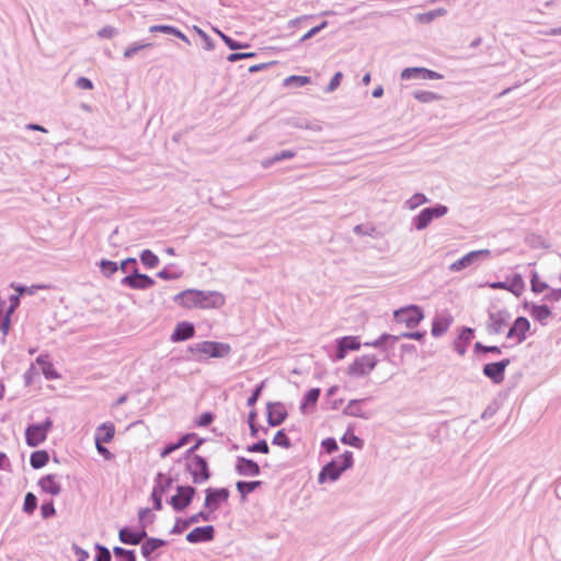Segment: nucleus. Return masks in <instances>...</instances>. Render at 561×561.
Returning a JSON list of instances; mask_svg holds the SVG:
<instances>
[{
  "label": "nucleus",
  "instance_id": "f257e3e1",
  "mask_svg": "<svg viewBox=\"0 0 561 561\" xmlns=\"http://www.w3.org/2000/svg\"><path fill=\"white\" fill-rule=\"evenodd\" d=\"M353 465V453L346 450L343 455L337 458L332 459L328 465H325L319 473V482L323 483L327 479L331 481H335L339 479L341 473Z\"/></svg>",
  "mask_w": 561,
  "mask_h": 561
},
{
  "label": "nucleus",
  "instance_id": "f03ea898",
  "mask_svg": "<svg viewBox=\"0 0 561 561\" xmlns=\"http://www.w3.org/2000/svg\"><path fill=\"white\" fill-rule=\"evenodd\" d=\"M204 442L205 439H198L196 444L187 450L186 467L195 483L204 482L209 478L207 460L201 456L193 455V451Z\"/></svg>",
  "mask_w": 561,
  "mask_h": 561
},
{
  "label": "nucleus",
  "instance_id": "7ed1b4c3",
  "mask_svg": "<svg viewBox=\"0 0 561 561\" xmlns=\"http://www.w3.org/2000/svg\"><path fill=\"white\" fill-rule=\"evenodd\" d=\"M511 319L512 316L507 309L492 307L488 312L485 329L491 335L501 334L508 327Z\"/></svg>",
  "mask_w": 561,
  "mask_h": 561
},
{
  "label": "nucleus",
  "instance_id": "20e7f679",
  "mask_svg": "<svg viewBox=\"0 0 561 561\" xmlns=\"http://www.w3.org/2000/svg\"><path fill=\"white\" fill-rule=\"evenodd\" d=\"M209 294L201 290L187 289L174 296V301L184 308H207Z\"/></svg>",
  "mask_w": 561,
  "mask_h": 561
},
{
  "label": "nucleus",
  "instance_id": "39448f33",
  "mask_svg": "<svg viewBox=\"0 0 561 561\" xmlns=\"http://www.w3.org/2000/svg\"><path fill=\"white\" fill-rule=\"evenodd\" d=\"M394 320L413 329L424 319L423 310L415 305H411L393 312Z\"/></svg>",
  "mask_w": 561,
  "mask_h": 561
},
{
  "label": "nucleus",
  "instance_id": "423d86ee",
  "mask_svg": "<svg viewBox=\"0 0 561 561\" xmlns=\"http://www.w3.org/2000/svg\"><path fill=\"white\" fill-rule=\"evenodd\" d=\"M53 427L50 419H46L41 424L28 425L25 430V440L30 447H36L47 438L48 431Z\"/></svg>",
  "mask_w": 561,
  "mask_h": 561
},
{
  "label": "nucleus",
  "instance_id": "0eeeda50",
  "mask_svg": "<svg viewBox=\"0 0 561 561\" xmlns=\"http://www.w3.org/2000/svg\"><path fill=\"white\" fill-rule=\"evenodd\" d=\"M448 213V207L445 205H436L434 207L424 208L421 213L413 218V225L416 230H424L433 219L442 218Z\"/></svg>",
  "mask_w": 561,
  "mask_h": 561
},
{
  "label": "nucleus",
  "instance_id": "6e6552de",
  "mask_svg": "<svg viewBox=\"0 0 561 561\" xmlns=\"http://www.w3.org/2000/svg\"><path fill=\"white\" fill-rule=\"evenodd\" d=\"M491 256V251L489 249L474 250L462 257L454 262L449 265L450 272H460L471 265L479 264L481 261L486 260Z\"/></svg>",
  "mask_w": 561,
  "mask_h": 561
},
{
  "label": "nucleus",
  "instance_id": "1a4fd4ad",
  "mask_svg": "<svg viewBox=\"0 0 561 561\" xmlns=\"http://www.w3.org/2000/svg\"><path fill=\"white\" fill-rule=\"evenodd\" d=\"M377 363L375 355H363L348 366L347 374L353 377L367 376L375 369Z\"/></svg>",
  "mask_w": 561,
  "mask_h": 561
},
{
  "label": "nucleus",
  "instance_id": "9d476101",
  "mask_svg": "<svg viewBox=\"0 0 561 561\" xmlns=\"http://www.w3.org/2000/svg\"><path fill=\"white\" fill-rule=\"evenodd\" d=\"M121 284L133 289H148L154 285V280L146 275L138 272V268H134L131 273L122 278Z\"/></svg>",
  "mask_w": 561,
  "mask_h": 561
},
{
  "label": "nucleus",
  "instance_id": "9b49d317",
  "mask_svg": "<svg viewBox=\"0 0 561 561\" xmlns=\"http://www.w3.org/2000/svg\"><path fill=\"white\" fill-rule=\"evenodd\" d=\"M510 364V358H504L495 363H489L483 366L482 373L493 383L500 385L504 380L505 370Z\"/></svg>",
  "mask_w": 561,
  "mask_h": 561
},
{
  "label": "nucleus",
  "instance_id": "f8f14e48",
  "mask_svg": "<svg viewBox=\"0 0 561 561\" xmlns=\"http://www.w3.org/2000/svg\"><path fill=\"white\" fill-rule=\"evenodd\" d=\"M425 336V332L415 331V332H405L402 333L400 336L391 335V334H381L377 340L373 342H365V346H373V347H382L386 343L390 342L391 344H394L399 341L400 337L410 339V340H422Z\"/></svg>",
  "mask_w": 561,
  "mask_h": 561
},
{
  "label": "nucleus",
  "instance_id": "ddd939ff",
  "mask_svg": "<svg viewBox=\"0 0 561 561\" xmlns=\"http://www.w3.org/2000/svg\"><path fill=\"white\" fill-rule=\"evenodd\" d=\"M400 78L402 80L422 79V80H439L443 76L436 71L430 70L424 67H411L401 71Z\"/></svg>",
  "mask_w": 561,
  "mask_h": 561
},
{
  "label": "nucleus",
  "instance_id": "4468645a",
  "mask_svg": "<svg viewBox=\"0 0 561 561\" xmlns=\"http://www.w3.org/2000/svg\"><path fill=\"white\" fill-rule=\"evenodd\" d=\"M530 329V323L525 317H518L508 328L506 337L510 340H516L517 344L523 343L526 340V334Z\"/></svg>",
  "mask_w": 561,
  "mask_h": 561
},
{
  "label": "nucleus",
  "instance_id": "2eb2a0df",
  "mask_svg": "<svg viewBox=\"0 0 561 561\" xmlns=\"http://www.w3.org/2000/svg\"><path fill=\"white\" fill-rule=\"evenodd\" d=\"M176 490V494L170 497V503L175 511H181L190 504L194 489L192 486H178Z\"/></svg>",
  "mask_w": 561,
  "mask_h": 561
},
{
  "label": "nucleus",
  "instance_id": "dca6fc26",
  "mask_svg": "<svg viewBox=\"0 0 561 561\" xmlns=\"http://www.w3.org/2000/svg\"><path fill=\"white\" fill-rule=\"evenodd\" d=\"M267 423L271 426L280 425L287 417V411L280 402L267 403Z\"/></svg>",
  "mask_w": 561,
  "mask_h": 561
},
{
  "label": "nucleus",
  "instance_id": "f3484780",
  "mask_svg": "<svg viewBox=\"0 0 561 561\" xmlns=\"http://www.w3.org/2000/svg\"><path fill=\"white\" fill-rule=\"evenodd\" d=\"M236 471L244 477H256L261 472L260 466L255 461L244 457L237 458Z\"/></svg>",
  "mask_w": 561,
  "mask_h": 561
},
{
  "label": "nucleus",
  "instance_id": "a211bd4d",
  "mask_svg": "<svg viewBox=\"0 0 561 561\" xmlns=\"http://www.w3.org/2000/svg\"><path fill=\"white\" fill-rule=\"evenodd\" d=\"M360 347V342L356 336H344L337 342L336 359L341 360L348 351H356Z\"/></svg>",
  "mask_w": 561,
  "mask_h": 561
},
{
  "label": "nucleus",
  "instance_id": "6ab92c4d",
  "mask_svg": "<svg viewBox=\"0 0 561 561\" xmlns=\"http://www.w3.org/2000/svg\"><path fill=\"white\" fill-rule=\"evenodd\" d=\"M38 485L50 495H58L61 492V484L57 474H47L41 478Z\"/></svg>",
  "mask_w": 561,
  "mask_h": 561
},
{
  "label": "nucleus",
  "instance_id": "aec40b11",
  "mask_svg": "<svg viewBox=\"0 0 561 561\" xmlns=\"http://www.w3.org/2000/svg\"><path fill=\"white\" fill-rule=\"evenodd\" d=\"M195 329L191 322L182 321L179 322L171 334L172 342H183L194 335Z\"/></svg>",
  "mask_w": 561,
  "mask_h": 561
},
{
  "label": "nucleus",
  "instance_id": "412c9836",
  "mask_svg": "<svg viewBox=\"0 0 561 561\" xmlns=\"http://www.w3.org/2000/svg\"><path fill=\"white\" fill-rule=\"evenodd\" d=\"M145 528H119V539L127 545H137L146 536Z\"/></svg>",
  "mask_w": 561,
  "mask_h": 561
},
{
  "label": "nucleus",
  "instance_id": "4be33fe9",
  "mask_svg": "<svg viewBox=\"0 0 561 561\" xmlns=\"http://www.w3.org/2000/svg\"><path fill=\"white\" fill-rule=\"evenodd\" d=\"M37 365H39L43 375L46 379L53 380L58 379L60 375L54 368V365L49 360V356L47 354H42L36 358Z\"/></svg>",
  "mask_w": 561,
  "mask_h": 561
},
{
  "label": "nucleus",
  "instance_id": "5701e85b",
  "mask_svg": "<svg viewBox=\"0 0 561 561\" xmlns=\"http://www.w3.org/2000/svg\"><path fill=\"white\" fill-rule=\"evenodd\" d=\"M529 313L534 320L540 324H547V320L552 316L551 309L547 305H530Z\"/></svg>",
  "mask_w": 561,
  "mask_h": 561
},
{
  "label": "nucleus",
  "instance_id": "b1692460",
  "mask_svg": "<svg viewBox=\"0 0 561 561\" xmlns=\"http://www.w3.org/2000/svg\"><path fill=\"white\" fill-rule=\"evenodd\" d=\"M115 435V426L111 422L101 424L95 432V442L110 443Z\"/></svg>",
  "mask_w": 561,
  "mask_h": 561
},
{
  "label": "nucleus",
  "instance_id": "393cba45",
  "mask_svg": "<svg viewBox=\"0 0 561 561\" xmlns=\"http://www.w3.org/2000/svg\"><path fill=\"white\" fill-rule=\"evenodd\" d=\"M451 321L453 319L449 317H436L432 323V335L438 337L444 334L451 324Z\"/></svg>",
  "mask_w": 561,
  "mask_h": 561
},
{
  "label": "nucleus",
  "instance_id": "a878e982",
  "mask_svg": "<svg viewBox=\"0 0 561 561\" xmlns=\"http://www.w3.org/2000/svg\"><path fill=\"white\" fill-rule=\"evenodd\" d=\"M447 14V10L444 8H438L428 12L419 13L415 16V20L419 23L422 24H430L432 21H434L436 18H440Z\"/></svg>",
  "mask_w": 561,
  "mask_h": 561
},
{
  "label": "nucleus",
  "instance_id": "bb28decb",
  "mask_svg": "<svg viewBox=\"0 0 561 561\" xmlns=\"http://www.w3.org/2000/svg\"><path fill=\"white\" fill-rule=\"evenodd\" d=\"M49 461V455L46 450H36L31 454L30 463L34 469H41Z\"/></svg>",
  "mask_w": 561,
  "mask_h": 561
},
{
  "label": "nucleus",
  "instance_id": "cd10ccee",
  "mask_svg": "<svg viewBox=\"0 0 561 561\" xmlns=\"http://www.w3.org/2000/svg\"><path fill=\"white\" fill-rule=\"evenodd\" d=\"M311 82V78L307 76H289L284 79L283 84L284 87L290 88V87H304L306 84H309Z\"/></svg>",
  "mask_w": 561,
  "mask_h": 561
},
{
  "label": "nucleus",
  "instance_id": "c85d7f7f",
  "mask_svg": "<svg viewBox=\"0 0 561 561\" xmlns=\"http://www.w3.org/2000/svg\"><path fill=\"white\" fill-rule=\"evenodd\" d=\"M262 484V481H239L237 489L241 496L244 499L249 493L253 492Z\"/></svg>",
  "mask_w": 561,
  "mask_h": 561
},
{
  "label": "nucleus",
  "instance_id": "c756f323",
  "mask_svg": "<svg viewBox=\"0 0 561 561\" xmlns=\"http://www.w3.org/2000/svg\"><path fill=\"white\" fill-rule=\"evenodd\" d=\"M186 539L190 542H197L199 540L210 539V528H194L193 531L187 534Z\"/></svg>",
  "mask_w": 561,
  "mask_h": 561
},
{
  "label": "nucleus",
  "instance_id": "7c9ffc66",
  "mask_svg": "<svg viewBox=\"0 0 561 561\" xmlns=\"http://www.w3.org/2000/svg\"><path fill=\"white\" fill-rule=\"evenodd\" d=\"M413 96L415 100H417L421 103H431V102L438 101L442 99V96L435 92L423 91V90L414 91Z\"/></svg>",
  "mask_w": 561,
  "mask_h": 561
},
{
  "label": "nucleus",
  "instance_id": "2f4dec72",
  "mask_svg": "<svg viewBox=\"0 0 561 561\" xmlns=\"http://www.w3.org/2000/svg\"><path fill=\"white\" fill-rule=\"evenodd\" d=\"M525 288V283L519 274H515L512 280L508 283L507 290L513 293L515 296H520Z\"/></svg>",
  "mask_w": 561,
  "mask_h": 561
},
{
  "label": "nucleus",
  "instance_id": "473e14b6",
  "mask_svg": "<svg viewBox=\"0 0 561 561\" xmlns=\"http://www.w3.org/2000/svg\"><path fill=\"white\" fill-rule=\"evenodd\" d=\"M363 402L364 400H351L348 404L345 407L344 413L351 416L366 419L367 416L362 412L359 408L360 403Z\"/></svg>",
  "mask_w": 561,
  "mask_h": 561
},
{
  "label": "nucleus",
  "instance_id": "72a5a7b5",
  "mask_svg": "<svg viewBox=\"0 0 561 561\" xmlns=\"http://www.w3.org/2000/svg\"><path fill=\"white\" fill-rule=\"evenodd\" d=\"M231 353V346L228 343L213 342V358H224Z\"/></svg>",
  "mask_w": 561,
  "mask_h": 561
},
{
  "label": "nucleus",
  "instance_id": "f704fd0d",
  "mask_svg": "<svg viewBox=\"0 0 561 561\" xmlns=\"http://www.w3.org/2000/svg\"><path fill=\"white\" fill-rule=\"evenodd\" d=\"M152 44L151 43H146V42H135L133 43L130 46H128L125 50H124V58L125 59H130L133 58L138 51H140L141 49H145V48H148V47H151Z\"/></svg>",
  "mask_w": 561,
  "mask_h": 561
},
{
  "label": "nucleus",
  "instance_id": "c9c22d12",
  "mask_svg": "<svg viewBox=\"0 0 561 561\" xmlns=\"http://www.w3.org/2000/svg\"><path fill=\"white\" fill-rule=\"evenodd\" d=\"M140 261L148 268H153L159 264V257L150 250H144L140 253Z\"/></svg>",
  "mask_w": 561,
  "mask_h": 561
},
{
  "label": "nucleus",
  "instance_id": "e433bc0d",
  "mask_svg": "<svg viewBox=\"0 0 561 561\" xmlns=\"http://www.w3.org/2000/svg\"><path fill=\"white\" fill-rule=\"evenodd\" d=\"M427 202L428 198L424 194L415 193L413 196L405 201L404 206L405 208L413 210L416 207L426 204Z\"/></svg>",
  "mask_w": 561,
  "mask_h": 561
},
{
  "label": "nucleus",
  "instance_id": "4c0bfd02",
  "mask_svg": "<svg viewBox=\"0 0 561 561\" xmlns=\"http://www.w3.org/2000/svg\"><path fill=\"white\" fill-rule=\"evenodd\" d=\"M162 483H165L167 486H171L172 479L168 478L163 473H158L156 478V484L152 490V492L158 493V496H163V494L165 493L164 489H162Z\"/></svg>",
  "mask_w": 561,
  "mask_h": 561
},
{
  "label": "nucleus",
  "instance_id": "58836bf2",
  "mask_svg": "<svg viewBox=\"0 0 561 561\" xmlns=\"http://www.w3.org/2000/svg\"><path fill=\"white\" fill-rule=\"evenodd\" d=\"M163 540L161 539H148L141 547V552L145 557H148L150 553H152L156 549L161 547L163 545Z\"/></svg>",
  "mask_w": 561,
  "mask_h": 561
},
{
  "label": "nucleus",
  "instance_id": "ea45409f",
  "mask_svg": "<svg viewBox=\"0 0 561 561\" xmlns=\"http://www.w3.org/2000/svg\"><path fill=\"white\" fill-rule=\"evenodd\" d=\"M341 442L345 445L353 446L355 448H362L364 443L363 440L356 436L353 432H346L343 437L341 438Z\"/></svg>",
  "mask_w": 561,
  "mask_h": 561
},
{
  "label": "nucleus",
  "instance_id": "a19ab883",
  "mask_svg": "<svg viewBox=\"0 0 561 561\" xmlns=\"http://www.w3.org/2000/svg\"><path fill=\"white\" fill-rule=\"evenodd\" d=\"M100 268L104 276L110 277L118 270V265L116 262L102 260L100 262Z\"/></svg>",
  "mask_w": 561,
  "mask_h": 561
},
{
  "label": "nucleus",
  "instance_id": "79ce46f5",
  "mask_svg": "<svg viewBox=\"0 0 561 561\" xmlns=\"http://www.w3.org/2000/svg\"><path fill=\"white\" fill-rule=\"evenodd\" d=\"M530 287L535 294H540L549 288L547 283L539 280L537 272L533 273Z\"/></svg>",
  "mask_w": 561,
  "mask_h": 561
},
{
  "label": "nucleus",
  "instance_id": "37998d69",
  "mask_svg": "<svg viewBox=\"0 0 561 561\" xmlns=\"http://www.w3.org/2000/svg\"><path fill=\"white\" fill-rule=\"evenodd\" d=\"M320 396L319 388H312L305 394V401L300 407V410H304L308 404H316Z\"/></svg>",
  "mask_w": 561,
  "mask_h": 561
},
{
  "label": "nucleus",
  "instance_id": "c03bdc74",
  "mask_svg": "<svg viewBox=\"0 0 561 561\" xmlns=\"http://www.w3.org/2000/svg\"><path fill=\"white\" fill-rule=\"evenodd\" d=\"M36 506H37V497L32 492L26 493L25 499H24V505H23L24 512L31 514L34 512Z\"/></svg>",
  "mask_w": 561,
  "mask_h": 561
},
{
  "label": "nucleus",
  "instance_id": "a18cd8bd",
  "mask_svg": "<svg viewBox=\"0 0 561 561\" xmlns=\"http://www.w3.org/2000/svg\"><path fill=\"white\" fill-rule=\"evenodd\" d=\"M274 445L280 446L283 448H289L291 446L289 438L286 436L284 431H278L272 440Z\"/></svg>",
  "mask_w": 561,
  "mask_h": 561
},
{
  "label": "nucleus",
  "instance_id": "49530a36",
  "mask_svg": "<svg viewBox=\"0 0 561 561\" xmlns=\"http://www.w3.org/2000/svg\"><path fill=\"white\" fill-rule=\"evenodd\" d=\"M247 450L250 453H262V454H268L270 448L265 439H261L252 445H249L247 447Z\"/></svg>",
  "mask_w": 561,
  "mask_h": 561
},
{
  "label": "nucleus",
  "instance_id": "de8ad7c7",
  "mask_svg": "<svg viewBox=\"0 0 561 561\" xmlns=\"http://www.w3.org/2000/svg\"><path fill=\"white\" fill-rule=\"evenodd\" d=\"M113 551L116 557L122 558V561H136V557L134 554V551H131V550H126L121 547H115L113 549Z\"/></svg>",
  "mask_w": 561,
  "mask_h": 561
},
{
  "label": "nucleus",
  "instance_id": "09e8293b",
  "mask_svg": "<svg viewBox=\"0 0 561 561\" xmlns=\"http://www.w3.org/2000/svg\"><path fill=\"white\" fill-rule=\"evenodd\" d=\"M213 32L217 33L225 41V43L230 49H240L248 46L247 44H241L231 39L230 37L226 36L225 34H222V32L215 27H213Z\"/></svg>",
  "mask_w": 561,
  "mask_h": 561
},
{
  "label": "nucleus",
  "instance_id": "8fccbe9b",
  "mask_svg": "<svg viewBox=\"0 0 561 561\" xmlns=\"http://www.w3.org/2000/svg\"><path fill=\"white\" fill-rule=\"evenodd\" d=\"M474 352L476 353H493L496 355H500L502 353L501 348L499 346H485L481 342H477L474 344Z\"/></svg>",
  "mask_w": 561,
  "mask_h": 561
},
{
  "label": "nucleus",
  "instance_id": "3c124183",
  "mask_svg": "<svg viewBox=\"0 0 561 561\" xmlns=\"http://www.w3.org/2000/svg\"><path fill=\"white\" fill-rule=\"evenodd\" d=\"M343 78V73L341 71L336 72L332 79L330 80L329 84L324 89L327 93L334 92L341 84V80Z\"/></svg>",
  "mask_w": 561,
  "mask_h": 561
},
{
  "label": "nucleus",
  "instance_id": "603ef678",
  "mask_svg": "<svg viewBox=\"0 0 561 561\" xmlns=\"http://www.w3.org/2000/svg\"><path fill=\"white\" fill-rule=\"evenodd\" d=\"M149 31L154 33V32H161V33H165V34H179V30L171 26V25H152L149 27Z\"/></svg>",
  "mask_w": 561,
  "mask_h": 561
},
{
  "label": "nucleus",
  "instance_id": "864d4df0",
  "mask_svg": "<svg viewBox=\"0 0 561 561\" xmlns=\"http://www.w3.org/2000/svg\"><path fill=\"white\" fill-rule=\"evenodd\" d=\"M192 353L210 354V341L197 343L191 347Z\"/></svg>",
  "mask_w": 561,
  "mask_h": 561
},
{
  "label": "nucleus",
  "instance_id": "5fc2aeb1",
  "mask_svg": "<svg viewBox=\"0 0 561 561\" xmlns=\"http://www.w3.org/2000/svg\"><path fill=\"white\" fill-rule=\"evenodd\" d=\"M543 300L548 302H558L561 300V288L550 289L545 296Z\"/></svg>",
  "mask_w": 561,
  "mask_h": 561
},
{
  "label": "nucleus",
  "instance_id": "6e6d98bb",
  "mask_svg": "<svg viewBox=\"0 0 561 561\" xmlns=\"http://www.w3.org/2000/svg\"><path fill=\"white\" fill-rule=\"evenodd\" d=\"M117 33L118 32L114 26L106 25L98 32V35L101 38H113Z\"/></svg>",
  "mask_w": 561,
  "mask_h": 561
},
{
  "label": "nucleus",
  "instance_id": "4d7b16f0",
  "mask_svg": "<svg viewBox=\"0 0 561 561\" xmlns=\"http://www.w3.org/2000/svg\"><path fill=\"white\" fill-rule=\"evenodd\" d=\"M353 231H354V233H356L358 236H374V233L376 232V228L375 227H365L364 225H356L353 228Z\"/></svg>",
  "mask_w": 561,
  "mask_h": 561
},
{
  "label": "nucleus",
  "instance_id": "13d9d810",
  "mask_svg": "<svg viewBox=\"0 0 561 561\" xmlns=\"http://www.w3.org/2000/svg\"><path fill=\"white\" fill-rule=\"evenodd\" d=\"M328 25V22L327 21H323L321 24H319L318 26H314L312 27L311 30H309L301 38H300V42H306L307 39L313 37L314 35H317L320 31H322L324 27H327Z\"/></svg>",
  "mask_w": 561,
  "mask_h": 561
},
{
  "label": "nucleus",
  "instance_id": "bf43d9fd",
  "mask_svg": "<svg viewBox=\"0 0 561 561\" xmlns=\"http://www.w3.org/2000/svg\"><path fill=\"white\" fill-rule=\"evenodd\" d=\"M264 383H265V382H264V381H262V382H261V383H260V385L254 389V391L252 392V394L248 398V400H247V404H248L249 407H252V405H254V404L257 402V400H259V398H260V394H261V392H262V389L264 388Z\"/></svg>",
  "mask_w": 561,
  "mask_h": 561
},
{
  "label": "nucleus",
  "instance_id": "052dcab7",
  "mask_svg": "<svg viewBox=\"0 0 561 561\" xmlns=\"http://www.w3.org/2000/svg\"><path fill=\"white\" fill-rule=\"evenodd\" d=\"M153 514L150 508H144L139 511V522L142 524H151L153 522Z\"/></svg>",
  "mask_w": 561,
  "mask_h": 561
},
{
  "label": "nucleus",
  "instance_id": "680f3d73",
  "mask_svg": "<svg viewBox=\"0 0 561 561\" xmlns=\"http://www.w3.org/2000/svg\"><path fill=\"white\" fill-rule=\"evenodd\" d=\"M95 548L99 550L95 561H111V553L107 548L101 545H96Z\"/></svg>",
  "mask_w": 561,
  "mask_h": 561
},
{
  "label": "nucleus",
  "instance_id": "e2e57ef3",
  "mask_svg": "<svg viewBox=\"0 0 561 561\" xmlns=\"http://www.w3.org/2000/svg\"><path fill=\"white\" fill-rule=\"evenodd\" d=\"M229 492L227 489H216L213 490V504L215 502L227 500Z\"/></svg>",
  "mask_w": 561,
  "mask_h": 561
},
{
  "label": "nucleus",
  "instance_id": "0e129e2a",
  "mask_svg": "<svg viewBox=\"0 0 561 561\" xmlns=\"http://www.w3.org/2000/svg\"><path fill=\"white\" fill-rule=\"evenodd\" d=\"M136 265H137V261H136V259H134V257H128V259L124 260V261L121 263V265H119V267H118V268H121L123 272L127 273V272H129V271H130V267H133V268H131V271H133L134 268H137V267H136Z\"/></svg>",
  "mask_w": 561,
  "mask_h": 561
},
{
  "label": "nucleus",
  "instance_id": "69168bd1",
  "mask_svg": "<svg viewBox=\"0 0 561 561\" xmlns=\"http://www.w3.org/2000/svg\"><path fill=\"white\" fill-rule=\"evenodd\" d=\"M96 450L100 455H102L106 460H111L113 458V454L103 445L102 442H95Z\"/></svg>",
  "mask_w": 561,
  "mask_h": 561
},
{
  "label": "nucleus",
  "instance_id": "338daca9",
  "mask_svg": "<svg viewBox=\"0 0 561 561\" xmlns=\"http://www.w3.org/2000/svg\"><path fill=\"white\" fill-rule=\"evenodd\" d=\"M76 87L82 90H91L93 88V83L90 79L80 77L76 82Z\"/></svg>",
  "mask_w": 561,
  "mask_h": 561
},
{
  "label": "nucleus",
  "instance_id": "774afa93",
  "mask_svg": "<svg viewBox=\"0 0 561 561\" xmlns=\"http://www.w3.org/2000/svg\"><path fill=\"white\" fill-rule=\"evenodd\" d=\"M41 512H42V515L47 518L51 515L55 514V507H54V504L53 502H47V503H44L42 506H41Z\"/></svg>",
  "mask_w": 561,
  "mask_h": 561
}]
</instances>
